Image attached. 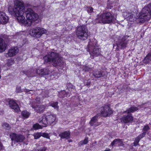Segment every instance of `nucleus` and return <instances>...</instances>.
Wrapping results in <instances>:
<instances>
[{
    "label": "nucleus",
    "instance_id": "obj_25",
    "mask_svg": "<svg viewBox=\"0 0 151 151\" xmlns=\"http://www.w3.org/2000/svg\"><path fill=\"white\" fill-rule=\"evenodd\" d=\"M138 109L136 107H132L129 108L126 111H125V113L127 112V113H131L134 112V111H137Z\"/></svg>",
    "mask_w": 151,
    "mask_h": 151
},
{
    "label": "nucleus",
    "instance_id": "obj_44",
    "mask_svg": "<svg viewBox=\"0 0 151 151\" xmlns=\"http://www.w3.org/2000/svg\"><path fill=\"white\" fill-rule=\"evenodd\" d=\"M93 8L92 7H89V9L88 10L87 12L88 13H92L93 12Z\"/></svg>",
    "mask_w": 151,
    "mask_h": 151
},
{
    "label": "nucleus",
    "instance_id": "obj_40",
    "mask_svg": "<svg viewBox=\"0 0 151 151\" xmlns=\"http://www.w3.org/2000/svg\"><path fill=\"white\" fill-rule=\"evenodd\" d=\"M146 132H143L142 134H140L138 137H139V138H140V139H141L142 138H143L145 136V135L146 134Z\"/></svg>",
    "mask_w": 151,
    "mask_h": 151
},
{
    "label": "nucleus",
    "instance_id": "obj_37",
    "mask_svg": "<svg viewBox=\"0 0 151 151\" xmlns=\"http://www.w3.org/2000/svg\"><path fill=\"white\" fill-rule=\"evenodd\" d=\"M47 149L46 147L45 146H42L38 148L37 150V151H45Z\"/></svg>",
    "mask_w": 151,
    "mask_h": 151
},
{
    "label": "nucleus",
    "instance_id": "obj_52",
    "mask_svg": "<svg viewBox=\"0 0 151 151\" xmlns=\"http://www.w3.org/2000/svg\"><path fill=\"white\" fill-rule=\"evenodd\" d=\"M69 85H70L71 87L72 88H73V86L71 84H70Z\"/></svg>",
    "mask_w": 151,
    "mask_h": 151
},
{
    "label": "nucleus",
    "instance_id": "obj_45",
    "mask_svg": "<svg viewBox=\"0 0 151 151\" xmlns=\"http://www.w3.org/2000/svg\"><path fill=\"white\" fill-rule=\"evenodd\" d=\"M6 48H0V52H4L6 50Z\"/></svg>",
    "mask_w": 151,
    "mask_h": 151
},
{
    "label": "nucleus",
    "instance_id": "obj_54",
    "mask_svg": "<svg viewBox=\"0 0 151 151\" xmlns=\"http://www.w3.org/2000/svg\"><path fill=\"white\" fill-rule=\"evenodd\" d=\"M66 96V95H65V94L64 95V96L65 97V96Z\"/></svg>",
    "mask_w": 151,
    "mask_h": 151
},
{
    "label": "nucleus",
    "instance_id": "obj_5",
    "mask_svg": "<svg viewBox=\"0 0 151 151\" xmlns=\"http://www.w3.org/2000/svg\"><path fill=\"white\" fill-rule=\"evenodd\" d=\"M25 14L28 22H30V25L32 22L37 21L38 19V15L30 8H27L25 10Z\"/></svg>",
    "mask_w": 151,
    "mask_h": 151
},
{
    "label": "nucleus",
    "instance_id": "obj_29",
    "mask_svg": "<svg viewBox=\"0 0 151 151\" xmlns=\"http://www.w3.org/2000/svg\"><path fill=\"white\" fill-rule=\"evenodd\" d=\"M14 63V61L12 59H9L7 60V62L6 64L4 65V67H9L12 65Z\"/></svg>",
    "mask_w": 151,
    "mask_h": 151
},
{
    "label": "nucleus",
    "instance_id": "obj_42",
    "mask_svg": "<svg viewBox=\"0 0 151 151\" xmlns=\"http://www.w3.org/2000/svg\"><path fill=\"white\" fill-rule=\"evenodd\" d=\"M16 91L17 93H21L22 92V91L21 89V87L20 86H17L16 88Z\"/></svg>",
    "mask_w": 151,
    "mask_h": 151
},
{
    "label": "nucleus",
    "instance_id": "obj_36",
    "mask_svg": "<svg viewBox=\"0 0 151 151\" xmlns=\"http://www.w3.org/2000/svg\"><path fill=\"white\" fill-rule=\"evenodd\" d=\"M91 70V68L89 67L88 66H84L83 67V70L85 72H89Z\"/></svg>",
    "mask_w": 151,
    "mask_h": 151
},
{
    "label": "nucleus",
    "instance_id": "obj_30",
    "mask_svg": "<svg viewBox=\"0 0 151 151\" xmlns=\"http://www.w3.org/2000/svg\"><path fill=\"white\" fill-rule=\"evenodd\" d=\"M88 142V139L87 138H86L83 141H81L79 143V145H82L87 144Z\"/></svg>",
    "mask_w": 151,
    "mask_h": 151
},
{
    "label": "nucleus",
    "instance_id": "obj_11",
    "mask_svg": "<svg viewBox=\"0 0 151 151\" xmlns=\"http://www.w3.org/2000/svg\"><path fill=\"white\" fill-rule=\"evenodd\" d=\"M101 110V114L103 116H109L112 113V110L108 106H106L104 107H102Z\"/></svg>",
    "mask_w": 151,
    "mask_h": 151
},
{
    "label": "nucleus",
    "instance_id": "obj_1",
    "mask_svg": "<svg viewBox=\"0 0 151 151\" xmlns=\"http://www.w3.org/2000/svg\"><path fill=\"white\" fill-rule=\"evenodd\" d=\"M8 11L12 15L17 17V19L19 22L25 26H30V22H29L27 20H26L25 17L23 15L25 13V10L22 2L18 0L15 1L14 7L9 6Z\"/></svg>",
    "mask_w": 151,
    "mask_h": 151
},
{
    "label": "nucleus",
    "instance_id": "obj_46",
    "mask_svg": "<svg viewBox=\"0 0 151 151\" xmlns=\"http://www.w3.org/2000/svg\"><path fill=\"white\" fill-rule=\"evenodd\" d=\"M3 145L0 142V150L3 149Z\"/></svg>",
    "mask_w": 151,
    "mask_h": 151
},
{
    "label": "nucleus",
    "instance_id": "obj_12",
    "mask_svg": "<svg viewBox=\"0 0 151 151\" xmlns=\"http://www.w3.org/2000/svg\"><path fill=\"white\" fill-rule=\"evenodd\" d=\"M31 106L37 112L40 113H43L46 107L45 105H35L33 103L31 104Z\"/></svg>",
    "mask_w": 151,
    "mask_h": 151
},
{
    "label": "nucleus",
    "instance_id": "obj_23",
    "mask_svg": "<svg viewBox=\"0 0 151 151\" xmlns=\"http://www.w3.org/2000/svg\"><path fill=\"white\" fill-rule=\"evenodd\" d=\"M93 76L96 78H99L102 76V74L100 70H97L93 73Z\"/></svg>",
    "mask_w": 151,
    "mask_h": 151
},
{
    "label": "nucleus",
    "instance_id": "obj_35",
    "mask_svg": "<svg viewBox=\"0 0 151 151\" xmlns=\"http://www.w3.org/2000/svg\"><path fill=\"white\" fill-rule=\"evenodd\" d=\"M40 99L39 98H37L36 99L32 102L31 104L32 103L35 104V105H37V104H39L40 102Z\"/></svg>",
    "mask_w": 151,
    "mask_h": 151
},
{
    "label": "nucleus",
    "instance_id": "obj_39",
    "mask_svg": "<svg viewBox=\"0 0 151 151\" xmlns=\"http://www.w3.org/2000/svg\"><path fill=\"white\" fill-rule=\"evenodd\" d=\"M42 136L46 137L47 138H49V135L48 134L45 133H41Z\"/></svg>",
    "mask_w": 151,
    "mask_h": 151
},
{
    "label": "nucleus",
    "instance_id": "obj_2",
    "mask_svg": "<svg viewBox=\"0 0 151 151\" xmlns=\"http://www.w3.org/2000/svg\"><path fill=\"white\" fill-rule=\"evenodd\" d=\"M45 62H50L55 67L58 66L60 68H63L64 66V63L62 58L58 53L52 52L43 58Z\"/></svg>",
    "mask_w": 151,
    "mask_h": 151
},
{
    "label": "nucleus",
    "instance_id": "obj_10",
    "mask_svg": "<svg viewBox=\"0 0 151 151\" xmlns=\"http://www.w3.org/2000/svg\"><path fill=\"white\" fill-rule=\"evenodd\" d=\"M129 37L127 36L123 37L122 39L119 40L118 42L116 43L118 47H124L126 46L127 42L129 41Z\"/></svg>",
    "mask_w": 151,
    "mask_h": 151
},
{
    "label": "nucleus",
    "instance_id": "obj_31",
    "mask_svg": "<svg viewBox=\"0 0 151 151\" xmlns=\"http://www.w3.org/2000/svg\"><path fill=\"white\" fill-rule=\"evenodd\" d=\"M7 45L4 41L3 40L0 38V47H6Z\"/></svg>",
    "mask_w": 151,
    "mask_h": 151
},
{
    "label": "nucleus",
    "instance_id": "obj_33",
    "mask_svg": "<svg viewBox=\"0 0 151 151\" xmlns=\"http://www.w3.org/2000/svg\"><path fill=\"white\" fill-rule=\"evenodd\" d=\"M140 139L139 138V137H137L134 140V142L133 143L134 146H137V145H138V143L139 142Z\"/></svg>",
    "mask_w": 151,
    "mask_h": 151
},
{
    "label": "nucleus",
    "instance_id": "obj_49",
    "mask_svg": "<svg viewBox=\"0 0 151 151\" xmlns=\"http://www.w3.org/2000/svg\"><path fill=\"white\" fill-rule=\"evenodd\" d=\"M104 151H111V150L109 148H106Z\"/></svg>",
    "mask_w": 151,
    "mask_h": 151
},
{
    "label": "nucleus",
    "instance_id": "obj_43",
    "mask_svg": "<svg viewBox=\"0 0 151 151\" xmlns=\"http://www.w3.org/2000/svg\"><path fill=\"white\" fill-rule=\"evenodd\" d=\"M150 127L148 125L145 126L143 128V130L145 131V132H146V131H148V130L150 129Z\"/></svg>",
    "mask_w": 151,
    "mask_h": 151
},
{
    "label": "nucleus",
    "instance_id": "obj_47",
    "mask_svg": "<svg viewBox=\"0 0 151 151\" xmlns=\"http://www.w3.org/2000/svg\"><path fill=\"white\" fill-rule=\"evenodd\" d=\"M91 84V82L89 81H88V82H87L86 85L87 86H89Z\"/></svg>",
    "mask_w": 151,
    "mask_h": 151
},
{
    "label": "nucleus",
    "instance_id": "obj_19",
    "mask_svg": "<svg viewBox=\"0 0 151 151\" xmlns=\"http://www.w3.org/2000/svg\"><path fill=\"white\" fill-rule=\"evenodd\" d=\"M70 132L69 131H65L64 132L60 133L59 135V136L61 139H68L70 138Z\"/></svg>",
    "mask_w": 151,
    "mask_h": 151
},
{
    "label": "nucleus",
    "instance_id": "obj_17",
    "mask_svg": "<svg viewBox=\"0 0 151 151\" xmlns=\"http://www.w3.org/2000/svg\"><path fill=\"white\" fill-rule=\"evenodd\" d=\"M98 116H97L93 117L89 122L90 125L96 127L100 125L101 123L98 122Z\"/></svg>",
    "mask_w": 151,
    "mask_h": 151
},
{
    "label": "nucleus",
    "instance_id": "obj_3",
    "mask_svg": "<svg viewBox=\"0 0 151 151\" xmlns=\"http://www.w3.org/2000/svg\"><path fill=\"white\" fill-rule=\"evenodd\" d=\"M76 35L78 39L84 41L88 39L90 34L87 27L85 25H82L78 27Z\"/></svg>",
    "mask_w": 151,
    "mask_h": 151
},
{
    "label": "nucleus",
    "instance_id": "obj_15",
    "mask_svg": "<svg viewBox=\"0 0 151 151\" xmlns=\"http://www.w3.org/2000/svg\"><path fill=\"white\" fill-rule=\"evenodd\" d=\"M133 120V116L129 113H128L127 115H124L121 119L122 121L125 123L132 122Z\"/></svg>",
    "mask_w": 151,
    "mask_h": 151
},
{
    "label": "nucleus",
    "instance_id": "obj_41",
    "mask_svg": "<svg viewBox=\"0 0 151 151\" xmlns=\"http://www.w3.org/2000/svg\"><path fill=\"white\" fill-rule=\"evenodd\" d=\"M146 132H143L142 134H140L138 137H139V138H140V139H141L142 138H143L145 136V135L146 134Z\"/></svg>",
    "mask_w": 151,
    "mask_h": 151
},
{
    "label": "nucleus",
    "instance_id": "obj_13",
    "mask_svg": "<svg viewBox=\"0 0 151 151\" xmlns=\"http://www.w3.org/2000/svg\"><path fill=\"white\" fill-rule=\"evenodd\" d=\"M9 104L10 107L15 111L18 112L20 111V109L19 106L13 100H10L9 101Z\"/></svg>",
    "mask_w": 151,
    "mask_h": 151
},
{
    "label": "nucleus",
    "instance_id": "obj_55",
    "mask_svg": "<svg viewBox=\"0 0 151 151\" xmlns=\"http://www.w3.org/2000/svg\"><path fill=\"white\" fill-rule=\"evenodd\" d=\"M71 141H69V142H71Z\"/></svg>",
    "mask_w": 151,
    "mask_h": 151
},
{
    "label": "nucleus",
    "instance_id": "obj_50",
    "mask_svg": "<svg viewBox=\"0 0 151 151\" xmlns=\"http://www.w3.org/2000/svg\"><path fill=\"white\" fill-rule=\"evenodd\" d=\"M48 96V94H46L44 96V97H47Z\"/></svg>",
    "mask_w": 151,
    "mask_h": 151
},
{
    "label": "nucleus",
    "instance_id": "obj_21",
    "mask_svg": "<svg viewBox=\"0 0 151 151\" xmlns=\"http://www.w3.org/2000/svg\"><path fill=\"white\" fill-rule=\"evenodd\" d=\"M0 19L1 22H0V24H6L8 21L9 19L8 17L6 16L4 13V15H3V16L1 17Z\"/></svg>",
    "mask_w": 151,
    "mask_h": 151
},
{
    "label": "nucleus",
    "instance_id": "obj_32",
    "mask_svg": "<svg viewBox=\"0 0 151 151\" xmlns=\"http://www.w3.org/2000/svg\"><path fill=\"white\" fill-rule=\"evenodd\" d=\"M2 126L3 128L7 130H9L11 128V127L9 125L6 123H3L2 125Z\"/></svg>",
    "mask_w": 151,
    "mask_h": 151
},
{
    "label": "nucleus",
    "instance_id": "obj_9",
    "mask_svg": "<svg viewBox=\"0 0 151 151\" xmlns=\"http://www.w3.org/2000/svg\"><path fill=\"white\" fill-rule=\"evenodd\" d=\"M10 137L12 141V145L13 146L16 143L23 142L25 139V137L23 135L17 134L15 133H11L10 134Z\"/></svg>",
    "mask_w": 151,
    "mask_h": 151
},
{
    "label": "nucleus",
    "instance_id": "obj_18",
    "mask_svg": "<svg viewBox=\"0 0 151 151\" xmlns=\"http://www.w3.org/2000/svg\"><path fill=\"white\" fill-rule=\"evenodd\" d=\"M50 71L47 68H39L36 70L37 74L40 75H46L49 73Z\"/></svg>",
    "mask_w": 151,
    "mask_h": 151
},
{
    "label": "nucleus",
    "instance_id": "obj_20",
    "mask_svg": "<svg viewBox=\"0 0 151 151\" xmlns=\"http://www.w3.org/2000/svg\"><path fill=\"white\" fill-rule=\"evenodd\" d=\"M115 145H117L119 146H121L123 145V141L122 139H115L111 143V145L112 146Z\"/></svg>",
    "mask_w": 151,
    "mask_h": 151
},
{
    "label": "nucleus",
    "instance_id": "obj_14",
    "mask_svg": "<svg viewBox=\"0 0 151 151\" xmlns=\"http://www.w3.org/2000/svg\"><path fill=\"white\" fill-rule=\"evenodd\" d=\"M19 51L18 48H11L9 50L8 52L6 54L5 56L7 57L14 56L18 53Z\"/></svg>",
    "mask_w": 151,
    "mask_h": 151
},
{
    "label": "nucleus",
    "instance_id": "obj_4",
    "mask_svg": "<svg viewBox=\"0 0 151 151\" xmlns=\"http://www.w3.org/2000/svg\"><path fill=\"white\" fill-rule=\"evenodd\" d=\"M114 19V16L110 12H105L96 18V20L99 23L109 24L113 22Z\"/></svg>",
    "mask_w": 151,
    "mask_h": 151
},
{
    "label": "nucleus",
    "instance_id": "obj_24",
    "mask_svg": "<svg viewBox=\"0 0 151 151\" xmlns=\"http://www.w3.org/2000/svg\"><path fill=\"white\" fill-rule=\"evenodd\" d=\"M92 53L94 55L97 56L100 54V51L99 49L98 48H93Z\"/></svg>",
    "mask_w": 151,
    "mask_h": 151
},
{
    "label": "nucleus",
    "instance_id": "obj_7",
    "mask_svg": "<svg viewBox=\"0 0 151 151\" xmlns=\"http://www.w3.org/2000/svg\"><path fill=\"white\" fill-rule=\"evenodd\" d=\"M56 119V116L55 114H50L45 116H43L40 118L38 121L41 124H52Z\"/></svg>",
    "mask_w": 151,
    "mask_h": 151
},
{
    "label": "nucleus",
    "instance_id": "obj_6",
    "mask_svg": "<svg viewBox=\"0 0 151 151\" xmlns=\"http://www.w3.org/2000/svg\"><path fill=\"white\" fill-rule=\"evenodd\" d=\"M151 13L150 8L148 6L145 7L142 9L139 18L141 19L140 21L142 22H145L149 20L151 17Z\"/></svg>",
    "mask_w": 151,
    "mask_h": 151
},
{
    "label": "nucleus",
    "instance_id": "obj_8",
    "mask_svg": "<svg viewBox=\"0 0 151 151\" xmlns=\"http://www.w3.org/2000/svg\"><path fill=\"white\" fill-rule=\"evenodd\" d=\"M47 31L43 28L36 27L30 29L29 31V34L32 37L39 38L43 34H45Z\"/></svg>",
    "mask_w": 151,
    "mask_h": 151
},
{
    "label": "nucleus",
    "instance_id": "obj_26",
    "mask_svg": "<svg viewBox=\"0 0 151 151\" xmlns=\"http://www.w3.org/2000/svg\"><path fill=\"white\" fill-rule=\"evenodd\" d=\"M151 61V53H150L143 60V62L148 63Z\"/></svg>",
    "mask_w": 151,
    "mask_h": 151
},
{
    "label": "nucleus",
    "instance_id": "obj_53",
    "mask_svg": "<svg viewBox=\"0 0 151 151\" xmlns=\"http://www.w3.org/2000/svg\"><path fill=\"white\" fill-rule=\"evenodd\" d=\"M8 67H6V68L4 69V70H7L8 69Z\"/></svg>",
    "mask_w": 151,
    "mask_h": 151
},
{
    "label": "nucleus",
    "instance_id": "obj_16",
    "mask_svg": "<svg viewBox=\"0 0 151 151\" xmlns=\"http://www.w3.org/2000/svg\"><path fill=\"white\" fill-rule=\"evenodd\" d=\"M123 16L125 18L130 22L133 21L134 19V16L132 14V12L128 11L124 12L123 14Z\"/></svg>",
    "mask_w": 151,
    "mask_h": 151
},
{
    "label": "nucleus",
    "instance_id": "obj_22",
    "mask_svg": "<svg viewBox=\"0 0 151 151\" xmlns=\"http://www.w3.org/2000/svg\"><path fill=\"white\" fill-rule=\"evenodd\" d=\"M98 47L97 41L95 40L89 42L88 45V47Z\"/></svg>",
    "mask_w": 151,
    "mask_h": 151
},
{
    "label": "nucleus",
    "instance_id": "obj_34",
    "mask_svg": "<svg viewBox=\"0 0 151 151\" xmlns=\"http://www.w3.org/2000/svg\"><path fill=\"white\" fill-rule=\"evenodd\" d=\"M34 139H37L39 138L41 136H42V134L41 132H37L35 133L34 134Z\"/></svg>",
    "mask_w": 151,
    "mask_h": 151
},
{
    "label": "nucleus",
    "instance_id": "obj_38",
    "mask_svg": "<svg viewBox=\"0 0 151 151\" xmlns=\"http://www.w3.org/2000/svg\"><path fill=\"white\" fill-rule=\"evenodd\" d=\"M33 128L35 129H41L42 127L39 124H36L33 125Z\"/></svg>",
    "mask_w": 151,
    "mask_h": 151
},
{
    "label": "nucleus",
    "instance_id": "obj_28",
    "mask_svg": "<svg viewBox=\"0 0 151 151\" xmlns=\"http://www.w3.org/2000/svg\"><path fill=\"white\" fill-rule=\"evenodd\" d=\"M58 104V102H52L50 103V105L53 107L55 109L58 110L59 109Z\"/></svg>",
    "mask_w": 151,
    "mask_h": 151
},
{
    "label": "nucleus",
    "instance_id": "obj_51",
    "mask_svg": "<svg viewBox=\"0 0 151 151\" xmlns=\"http://www.w3.org/2000/svg\"><path fill=\"white\" fill-rule=\"evenodd\" d=\"M61 93H63V94H65L66 93V92L65 91H62Z\"/></svg>",
    "mask_w": 151,
    "mask_h": 151
},
{
    "label": "nucleus",
    "instance_id": "obj_27",
    "mask_svg": "<svg viewBox=\"0 0 151 151\" xmlns=\"http://www.w3.org/2000/svg\"><path fill=\"white\" fill-rule=\"evenodd\" d=\"M30 114L26 111H23L22 112V115L24 118H28L30 115Z\"/></svg>",
    "mask_w": 151,
    "mask_h": 151
},
{
    "label": "nucleus",
    "instance_id": "obj_48",
    "mask_svg": "<svg viewBox=\"0 0 151 151\" xmlns=\"http://www.w3.org/2000/svg\"><path fill=\"white\" fill-rule=\"evenodd\" d=\"M29 91H31L32 92V94H33V93H34V92H33V91L32 90H28V89H26V92H29Z\"/></svg>",
    "mask_w": 151,
    "mask_h": 151
}]
</instances>
